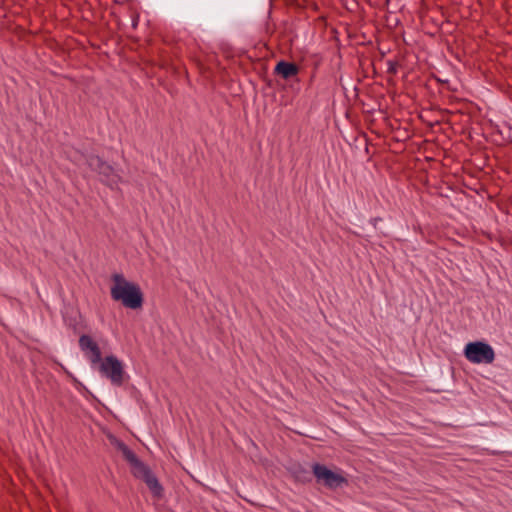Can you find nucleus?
Here are the masks:
<instances>
[{"label": "nucleus", "instance_id": "1", "mask_svg": "<svg viewBox=\"0 0 512 512\" xmlns=\"http://www.w3.org/2000/svg\"><path fill=\"white\" fill-rule=\"evenodd\" d=\"M113 282L110 293L115 301L129 309H139L143 305V294L138 284L128 281L122 274L112 275Z\"/></svg>", "mask_w": 512, "mask_h": 512}, {"label": "nucleus", "instance_id": "2", "mask_svg": "<svg viewBox=\"0 0 512 512\" xmlns=\"http://www.w3.org/2000/svg\"><path fill=\"white\" fill-rule=\"evenodd\" d=\"M74 161L77 163L84 161L92 170L97 171L100 175V180L112 189L116 188L122 181V177L119 173L98 156L81 154L79 158L74 159Z\"/></svg>", "mask_w": 512, "mask_h": 512}, {"label": "nucleus", "instance_id": "3", "mask_svg": "<svg viewBox=\"0 0 512 512\" xmlns=\"http://www.w3.org/2000/svg\"><path fill=\"white\" fill-rule=\"evenodd\" d=\"M100 372L107 377L113 385L121 386L124 382L125 372L123 364L115 356L105 357L98 363Z\"/></svg>", "mask_w": 512, "mask_h": 512}, {"label": "nucleus", "instance_id": "4", "mask_svg": "<svg viewBox=\"0 0 512 512\" xmlns=\"http://www.w3.org/2000/svg\"><path fill=\"white\" fill-rule=\"evenodd\" d=\"M312 472L317 482L329 489H336L347 482L342 474L334 472L319 463L312 465Z\"/></svg>", "mask_w": 512, "mask_h": 512}, {"label": "nucleus", "instance_id": "5", "mask_svg": "<svg viewBox=\"0 0 512 512\" xmlns=\"http://www.w3.org/2000/svg\"><path fill=\"white\" fill-rule=\"evenodd\" d=\"M79 346L93 366L100 363L102 360L100 348L89 335L80 336Z\"/></svg>", "mask_w": 512, "mask_h": 512}, {"label": "nucleus", "instance_id": "6", "mask_svg": "<svg viewBox=\"0 0 512 512\" xmlns=\"http://www.w3.org/2000/svg\"><path fill=\"white\" fill-rule=\"evenodd\" d=\"M133 474L146 483L147 487L155 497H161L163 491L162 486L154 474L145 465H138V470Z\"/></svg>", "mask_w": 512, "mask_h": 512}, {"label": "nucleus", "instance_id": "7", "mask_svg": "<svg viewBox=\"0 0 512 512\" xmlns=\"http://www.w3.org/2000/svg\"><path fill=\"white\" fill-rule=\"evenodd\" d=\"M113 444L118 449V451L121 452L124 459L131 465L132 473L136 472L138 470V465H144L138 457L135 455V453L128 448L127 445H125L122 441H119L117 439H113Z\"/></svg>", "mask_w": 512, "mask_h": 512}, {"label": "nucleus", "instance_id": "8", "mask_svg": "<svg viewBox=\"0 0 512 512\" xmlns=\"http://www.w3.org/2000/svg\"><path fill=\"white\" fill-rule=\"evenodd\" d=\"M274 71L284 79H290L298 74L299 68L294 63L280 61L277 63Z\"/></svg>", "mask_w": 512, "mask_h": 512}, {"label": "nucleus", "instance_id": "9", "mask_svg": "<svg viewBox=\"0 0 512 512\" xmlns=\"http://www.w3.org/2000/svg\"><path fill=\"white\" fill-rule=\"evenodd\" d=\"M465 356L473 363H480V341L467 344L465 348Z\"/></svg>", "mask_w": 512, "mask_h": 512}, {"label": "nucleus", "instance_id": "10", "mask_svg": "<svg viewBox=\"0 0 512 512\" xmlns=\"http://www.w3.org/2000/svg\"><path fill=\"white\" fill-rule=\"evenodd\" d=\"M494 360V351L488 344L482 343V361L491 363Z\"/></svg>", "mask_w": 512, "mask_h": 512}, {"label": "nucleus", "instance_id": "11", "mask_svg": "<svg viewBox=\"0 0 512 512\" xmlns=\"http://www.w3.org/2000/svg\"><path fill=\"white\" fill-rule=\"evenodd\" d=\"M397 67H398L397 63L389 61L388 62V73L395 75L397 73Z\"/></svg>", "mask_w": 512, "mask_h": 512}, {"label": "nucleus", "instance_id": "12", "mask_svg": "<svg viewBox=\"0 0 512 512\" xmlns=\"http://www.w3.org/2000/svg\"><path fill=\"white\" fill-rule=\"evenodd\" d=\"M296 477L302 481H306V480H309V473L303 471V473L301 475H297Z\"/></svg>", "mask_w": 512, "mask_h": 512}, {"label": "nucleus", "instance_id": "13", "mask_svg": "<svg viewBox=\"0 0 512 512\" xmlns=\"http://www.w3.org/2000/svg\"><path fill=\"white\" fill-rule=\"evenodd\" d=\"M132 28H133V29H136V28H137V21H136V20H133V22H132Z\"/></svg>", "mask_w": 512, "mask_h": 512}]
</instances>
